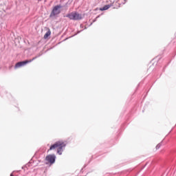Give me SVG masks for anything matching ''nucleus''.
<instances>
[{"label":"nucleus","mask_w":176,"mask_h":176,"mask_svg":"<svg viewBox=\"0 0 176 176\" xmlns=\"http://www.w3.org/2000/svg\"><path fill=\"white\" fill-rule=\"evenodd\" d=\"M34 60H35V58H33L32 59H30V60L19 62V63H16V65L14 66V69H16L17 68H20L21 67H23V65L28 64V63H32V61H34Z\"/></svg>","instance_id":"4"},{"label":"nucleus","mask_w":176,"mask_h":176,"mask_svg":"<svg viewBox=\"0 0 176 176\" xmlns=\"http://www.w3.org/2000/svg\"><path fill=\"white\" fill-rule=\"evenodd\" d=\"M66 17H68L69 20H74V21L82 20L83 19V16H82L81 14H79L78 12H72L70 14H67Z\"/></svg>","instance_id":"2"},{"label":"nucleus","mask_w":176,"mask_h":176,"mask_svg":"<svg viewBox=\"0 0 176 176\" xmlns=\"http://www.w3.org/2000/svg\"><path fill=\"white\" fill-rule=\"evenodd\" d=\"M50 35H52V31H50V28H47V32L43 36L44 39H47Z\"/></svg>","instance_id":"6"},{"label":"nucleus","mask_w":176,"mask_h":176,"mask_svg":"<svg viewBox=\"0 0 176 176\" xmlns=\"http://www.w3.org/2000/svg\"><path fill=\"white\" fill-rule=\"evenodd\" d=\"M66 145L67 144H65V142L63 141L56 142L54 144L51 145L47 152H49L50 151L57 149V153L58 155H63V148H65Z\"/></svg>","instance_id":"1"},{"label":"nucleus","mask_w":176,"mask_h":176,"mask_svg":"<svg viewBox=\"0 0 176 176\" xmlns=\"http://www.w3.org/2000/svg\"><path fill=\"white\" fill-rule=\"evenodd\" d=\"M45 160L50 164H54V163L56 162V155H54V154L48 155L46 156Z\"/></svg>","instance_id":"5"},{"label":"nucleus","mask_w":176,"mask_h":176,"mask_svg":"<svg viewBox=\"0 0 176 176\" xmlns=\"http://www.w3.org/2000/svg\"><path fill=\"white\" fill-rule=\"evenodd\" d=\"M111 8V6L109 5H106L103 8H100L99 10H101V12H103V10H108Z\"/></svg>","instance_id":"7"},{"label":"nucleus","mask_w":176,"mask_h":176,"mask_svg":"<svg viewBox=\"0 0 176 176\" xmlns=\"http://www.w3.org/2000/svg\"><path fill=\"white\" fill-rule=\"evenodd\" d=\"M60 8H61V5L56 6L53 8V10L50 15V17H54V16H57V14H60V13H61V10H60Z\"/></svg>","instance_id":"3"}]
</instances>
